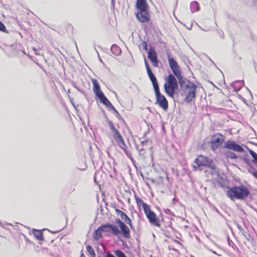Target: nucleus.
<instances>
[{
	"label": "nucleus",
	"mask_w": 257,
	"mask_h": 257,
	"mask_svg": "<svg viewBox=\"0 0 257 257\" xmlns=\"http://www.w3.org/2000/svg\"><path fill=\"white\" fill-rule=\"evenodd\" d=\"M168 61L170 67L173 74L170 73L164 84V90L166 94L171 98H174L176 90L179 88V84L180 88H183L184 85L186 83V79L181 74L180 67L174 58L170 57L168 54Z\"/></svg>",
	"instance_id": "f257e3e1"
},
{
	"label": "nucleus",
	"mask_w": 257,
	"mask_h": 257,
	"mask_svg": "<svg viewBox=\"0 0 257 257\" xmlns=\"http://www.w3.org/2000/svg\"><path fill=\"white\" fill-rule=\"evenodd\" d=\"M226 194L232 201L235 199L243 201L249 197L250 192L246 186L240 185L228 188Z\"/></svg>",
	"instance_id": "f03ea898"
},
{
	"label": "nucleus",
	"mask_w": 257,
	"mask_h": 257,
	"mask_svg": "<svg viewBox=\"0 0 257 257\" xmlns=\"http://www.w3.org/2000/svg\"><path fill=\"white\" fill-rule=\"evenodd\" d=\"M154 91L156 98V104H158L164 110H167L168 109V100L165 96L161 94L160 88L154 90Z\"/></svg>",
	"instance_id": "7ed1b4c3"
},
{
	"label": "nucleus",
	"mask_w": 257,
	"mask_h": 257,
	"mask_svg": "<svg viewBox=\"0 0 257 257\" xmlns=\"http://www.w3.org/2000/svg\"><path fill=\"white\" fill-rule=\"evenodd\" d=\"M144 211L147 218L151 224L157 227L161 226L159 219L157 217L155 213L151 209L150 206Z\"/></svg>",
	"instance_id": "20e7f679"
},
{
	"label": "nucleus",
	"mask_w": 257,
	"mask_h": 257,
	"mask_svg": "<svg viewBox=\"0 0 257 257\" xmlns=\"http://www.w3.org/2000/svg\"><path fill=\"white\" fill-rule=\"evenodd\" d=\"M213 162L212 160L209 159L207 157L204 156L200 155L195 159L194 163L196 165H194L193 167L195 169L202 166L208 167Z\"/></svg>",
	"instance_id": "39448f33"
},
{
	"label": "nucleus",
	"mask_w": 257,
	"mask_h": 257,
	"mask_svg": "<svg viewBox=\"0 0 257 257\" xmlns=\"http://www.w3.org/2000/svg\"><path fill=\"white\" fill-rule=\"evenodd\" d=\"M225 137L220 134L217 133L213 136L210 141L211 148L212 150H215L218 149L224 142Z\"/></svg>",
	"instance_id": "423d86ee"
},
{
	"label": "nucleus",
	"mask_w": 257,
	"mask_h": 257,
	"mask_svg": "<svg viewBox=\"0 0 257 257\" xmlns=\"http://www.w3.org/2000/svg\"><path fill=\"white\" fill-rule=\"evenodd\" d=\"M101 229L103 232H109L111 231L114 235L120 234L119 229L117 226L111 223L102 224L99 227V230Z\"/></svg>",
	"instance_id": "0eeeda50"
},
{
	"label": "nucleus",
	"mask_w": 257,
	"mask_h": 257,
	"mask_svg": "<svg viewBox=\"0 0 257 257\" xmlns=\"http://www.w3.org/2000/svg\"><path fill=\"white\" fill-rule=\"evenodd\" d=\"M223 148L239 153H243L244 152V149L241 146L237 144L235 141L231 140L226 141Z\"/></svg>",
	"instance_id": "6e6552de"
},
{
	"label": "nucleus",
	"mask_w": 257,
	"mask_h": 257,
	"mask_svg": "<svg viewBox=\"0 0 257 257\" xmlns=\"http://www.w3.org/2000/svg\"><path fill=\"white\" fill-rule=\"evenodd\" d=\"M115 223L118 224L120 227V234H122L126 238H130V230L125 223L118 218L115 219Z\"/></svg>",
	"instance_id": "1a4fd4ad"
},
{
	"label": "nucleus",
	"mask_w": 257,
	"mask_h": 257,
	"mask_svg": "<svg viewBox=\"0 0 257 257\" xmlns=\"http://www.w3.org/2000/svg\"><path fill=\"white\" fill-rule=\"evenodd\" d=\"M136 16L139 21L141 23L148 22L150 20L149 10L138 11Z\"/></svg>",
	"instance_id": "9d476101"
},
{
	"label": "nucleus",
	"mask_w": 257,
	"mask_h": 257,
	"mask_svg": "<svg viewBox=\"0 0 257 257\" xmlns=\"http://www.w3.org/2000/svg\"><path fill=\"white\" fill-rule=\"evenodd\" d=\"M148 58L154 66L157 67L158 66L159 61L157 54L155 49L152 47H151L148 52Z\"/></svg>",
	"instance_id": "9b49d317"
},
{
	"label": "nucleus",
	"mask_w": 257,
	"mask_h": 257,
	"mask_svg": "<svg viewBox=\"0 0 257 257\" xmlns=\"http://www.w3.org/2000/svg\"><path fill=\"white\" fill-rule=\"evenodd\" d=\"M92 83L93 84V91L100 101L101 99H102L105 96L101 90L100 85L96 79H92Z\"/></svg>",
	"instance_id": "f8f14e48"
},
{
	"label": "nucleus",
	"mask_w": 257,
	"mask_h": 257,
	"mask_svg": "<svg viewBox=\"0 0 257 257\" xmlns=\"http://www.w3.org/2000/svg\"><path fill=\"white\" fill-rule=\"evenodd\" d=\"M107 123L108 126L112 133L113 137L116 142H118L120 140L122 139L123 137H122L119 132L115 128L113 122L111 120H108Z\"/></svg>",
	"instance_id": "ddd939ff"
},
{
	"label": "nucleus",
	"mask_w": 257,
	"mask_h": 257,
	"mask_svg": "<svg viewBox=\"0 0 257 257\" xmlns=\"http://www.w3.org/2000/svg\"><path fill=\"white\" fill-rule=\"evenodd\" d=\"M197 86L194 83H192L191 89H189V92L186 95L185 101L188 103L191 102L196 96V90Z\"/></svg>",
	"instance_id": "4468645a"
},
{
	"label": "nucleus",
	"mask_w": 257,
	"mask_h": 257,
	"mask_svg": "<svg viewBox=\"0 0 257 257\" xmlns=\"http://www.w3.org/2000/svg\"><path fill=\"white\" fill-rule=\"evenodd\" d=\"M207 168L208 169L205 171L206 177H209V175L211 176L218 175V169L216 167L213 162L211 163Z\"/></svg>",
	"instance_id": "2eb2a0df"
},
{
	"label": "nucleus",
	"mask_w": 257,
	"mask_h": 257,
	"mask_svg": "<svg viewBox=\"0 0 257 257\" xmlns=\"http://www.w3.org/2000/svg\"><path fill=\"white\" fill-rule=\"evenodd\" d=\"M136 8L138 11L149 10L146 0H137Z\"/></svg>",
	"instance_id": "dca6fc26"
},
{
	"label": "nucleus",
	"mask_w": 257,
	"mask_h": 257,
	"mask_svg": "<svg viewBox=\"0 0 257 257\" xmlns=\"http://www.w3.org/2000/svg\"><path fill=\"white\" fill-rule=\"evenodd\" d=\"M147 74L149 77L150 80H151V81L152 83L154 90L159 88V86L158 84V82L157 78H156V76L154 75V74L153 73V71H151L150 72H148L147 73Z\"/></svg>",
	"instance_id": "f3484780"
},
{
	"label": "nucleus",
	"mask_w": 257,
	"mask_h": 257,
	"mask_svg": "<svg viewBox=\"0 0 257 257\" xmlns=\"http://www.w3.org/2000/svg\"><path fill=\"white\" fill-rule=\"evenodd\" d=\"M100 102L105 105L109 110H113V111L116 109L106 96L101 99Z\"/></svg>",
	"instance_id": "a211bd4d"
},
{
	"label": "nucleus",
	"mask_w": 257,
	"mask_h": 257,
	"mask_svg": "<svg viewBox=\"0 0 257 257\" xmlns=\"http://www.w3.org/2000/svg\"><path fill=\"white\" fill-rule=\"evenodd\" d=\"M243 80H237L231 83V86L236 92L239 91L244 85Z\"/></svg>",
	"instance_id": "6ab92c4d"
},
{
	"label": "nucleus",
	"mask_w": 257,
	"mask_h": 257,
	"mask_svg": "<svg viewBox=\"0 0 257 257\" xmlns=\"http://www.w3.org/2000/svg\"><path fill=\"white\" fill-rule=\"evenodd\" d=\"M200 9L199 3L197 1H193L190 4V10L192 13L198 11Z\"/></svg>",
	"instance_id": "aec40b11"
},
{
	"label": "nucleus",
	"mask_w": 257,
	"mask_h": 257,
	"mask_svg": "<svg viewBox=\"0 0 257 257\" xmlns=\"http://www.w3.org/2000/svg\"><path fill=\"white\" fill-rule=\"evenodd\" d=\"M111 52L115 56L120 55L121 53V49L116 44H113L111 47Z\"/></svg>",
	"instance_id": "412c9836"
},
{
	"label": "nucleus",
	"mask_w": 257,
	"mask_h": 257,
	"mask_svg": "<svg viewBox=\"0 0 257 257\" xmlns=\"http://www.w3.org/2000/svg\"><path fill=\"white\" fill-rule=\"evenodd\" d=\"M237 226L239 230L242 233V235L245 237L248 241H250L251 238V235L247 233L244 229H243L240 225L237 224Z\"/></svg>",
	"instance_id": "4be33fe9"
},
{
	"label": "nucleus",
	"mask_w": 257,
	"mask_h": 257,
	"mask_svg": "<svg viewBox=\"0 0 257 257\" xmlns=\"http://www.w3.org/2000/svg\"><path fill=\"white\" fill-rule=\"evenodd\" d=\"M122 214V215L120 216L121 218L124 220L125 223H127L133 230H135V228L132 225L131 218L125 213Z\"/></svg>",
	"instance_id": "5701e85b"
},
{
	"label": "nucleus",
	"mask_w": 257,
	"mask_h": 257,
	"mask_svg": "<svg viewBox=\"0 0 257 257\" xmlns=\"http://www.w3.org/2000/svg\"><path fill=\"white\" fill-rule=\"evenodd\" d=\"M135 199H136L137 204L138 205H142V208L144 210H145L147 208H148L149 206V205H148L147 203L144 202L143 201V200L140 197H137L136 196H135Z\"/></svg>",
	"instance_id": "b1692460"
},
{
	"label": "nucleus",
	"mask_w": 257,
	"mask_h": 257,
	"mask_svg": "<svg viewBox=\"0 0 257 257\" xmlns=\"http://www.w3.org/2000/svg\"><path fill=\"white\" fill-rule=\"evenodd\" d=\"M33 234L35 237L39 240H43V233L42 231L37 230L36 229H33Z\"/></svg>",
	"instance_id": "393cba45"
},
{
	"label": "nucleus",
	"mask_w": 257,
	"mask_h": 257,
	"mask_svg": "<svg viewBox=\"0 0 257 257\" xmlns=\"http://www.w3.org/2000/svg\"><path fill=\"white\" fill-rule=\"evenodd\" d=\"M102 231L101 229L99 230V227L94 231L93 233V237L94 239L98 240L102 237Z\"/></svg>",
	"instance_id": "a878e982"
},
{
	"label": "nucleus",
	"mask_w": 257,
	"mask_h": 257,
	"mask_svg": "<svg viewBox=\"0 0 257 257\" xmlns=\"http://www.w3.org/2000/svg\"><path fill=\"white\" fill-rule=\"evenodd\" d=\"M224 155L227 158L231 159H236L237 158V156L235 153L229 151H225Z\"/></svg>",
	"instance_id": "bb28decb"
},
{
	"label": "nucleus",
	"mask_w": 257,
	"mask_h": 257,
	"mask_svg": "<svg viewBox=\"0 0 257 257\" xmlns=\"http://www.w3.org/2000/svg\"><path fill=\"white\" fill-rule=\"evenodd\" d=\"M248 152L252 158V163L254 164H257V154L253 150L249 149H248Z\"/></svg>",
	"instance_id": "cd10ccee"
},
{
	"label": "nucleus",
	"mask_w": 257,
	"mask_h": 257,
	"mask_svg": "<svg viewBox=\"0 0 257 257\" xmlns=\"http://www.w3.org/2000/svg\"><path fill=\"white\" fill-rule=\"evenodd\" d=\"M86 249L92 257L95 256V251L93 247L90 245H87L86 246Z\"/></svg>",
	"instance_id": "c85d7f7f"
},
{
	"label": "nucleus",
	"mask_w": 257,
	"mask_h": 257,
	"mask_svg": "<svg viewBox=\"0 0 257 257\" xmlns=\"http://www.w3.org/2000/svg\"><path fill=\"white\" fill-rule=\"evenodd\" d=\"M114 253L117 257H127L125 253L119 249L115 250Z\"/></svg>",
	"instance_id": "c756f323"
},
{
	"label": "nucleus",
	"mask_w": 257,
	"mask_h": 257,
	"mask_svg": "<svg viewBox=\"0 0 257 257\" xmlns=\"http://www.w3.org/2000/svg\"><path fill=\"white\" fill-rule=\"evenodd\" d=\"M192 83L191 82L188 81L187 83H185L183 88H181V89L183 90H186L187 89H191V86H192Z\"/></svg>",
	"instance_id": "7c9ffc66"
},
{
	"label": "nucleus",
	"mask_w": 257,
	"mask_h": 257,
	"mask_svg": "<svg viewBox=\"0 0 257 257\" xmlns=\"http://www.w3.org/2000/svg\"><path fill=\"white\" fill-rule=\"evenodd\" d=\"M228 245L232 247V248L234 249V250H236V249H237L238 248L237 247V246L233 243V242L230 240L229 238H228Z\"/></svg>",
	"instance_id": "2f4dec72"
},
{
	"label": "nucleus",
	"mask_w": 257,
	"mask_h": 257,
	"mask_svg": "<svg viewBox=\"0 0 257 257\" xmlns=\"http://www.w3.org/2000/svg\"><path fill=\"white\" fill-rule=\"evenodd\" d=\"M0 31H1L2 32H5V33H7V34L9 33L8 31L6 29V26L1 21H0Z\"/></svg>",
	"instance_id": "473e14b6"
},
{
	"label": "nucleus",
	"mask_w": 257,
	"mask_h": 257,
	"mask_svg": "<svg viewBox=\"0 0 257 257\" xmlns=\"http://www.w3.org/2000/svg\"><path fill=\"white\" fill-rule=\"evenodd\" d=\"M116 143H117L118 145L120 148L122 147H125V145H126L123 139L120 140V141L117 142Z\"/></svg>",
	"instance_id": "72a5a7b5"
},
{
	"label": "nucleus",
	"mask_w": 257,
	"mask_h": 257,
	"mask_svg": "<svg viewBox=\"0 0 257 257\" xmlns=\"http://www.w3.org/2000/svg\"><path fill=\"white\" fill-rule=\"evenodd\" d=\"M126 148V145H125V147H122L121 148V149H122L123 150V151L125 153V154L127 157H131V153H129L128 151L127 150Z\"/></svg>",
	"instance_id": "f704fd0d"
},
{
	"label": "nucleus",
	"mask_w": 257,
	"mask_h": 257,
	"mask_svg": "<svg viewBox=\"0 0 257 257\" xmlns=\"http://www.w3.org/2000/svg\"><path fill=\"white\" fill-rule=\"evenodd\" d=\"M141 45L142 46L143 48L146 50H148V45L146 41H142Z\"/></svg>",
	"instance_id": "c9c22d12"
},
{
	"label": "nucleus",
	"mask_w": 257,
	"mask_h": 257,
	"mask_svg": "<svg viewBox=\"0 0 257 257\" xmlns=\"http://www.w3.org/2000/svg\"><path fill=\"white\" fill-rule=\"evenodd\" d=\"M113 113L114 114V115H115V116L119 119H122V117L121 116V115L119 114V112H118V111L116 110V109H115L114 111H113Z\"/></svg>",
	"instance_id": "e433bc0d"
},
{
	"label": "nucleus",
	"mask_w": 257,
	"mask_h": 257,
	"mask_svg": "<svg viewBox=\"0 0 257 257\" xmlns=\"http://www.w3.org/2000/svg\"><path fill=\"white\" fill-rule=\"evenodd\" d=\"M145 66H146V67L147 73L148 72H150V71H152V70L151 69V68L150 67V66H149V64L148 63V62H147L146 59H145Z\"/></svg>",
	"instance_id": "4c0bfd02"
},
{
	"label": "nucleus",
	"mask_w": 257,
	"mask_h": 257,
	"mask_svg": "<svg viewBox=\"0 0 257 257\" xmlns=\"http://www.w3.org/2000/svg\"><path fill=\"white\" fill-rule=\"evenodd\" d=\"M115 212L116 213V214L118 215H119L120 216H121L122 214H123L124 212L122 211H121L120 210L118 209H115Z\"/></svg>",
	"instance_id": "58836bf2"
},
{
	"label": "nucleus",
	"mask_w": 257,
	"mask_h": 257,
	"mask_svg": "<svg viewBox=\"0 0 257 257\" xmlns=\"http://www.w3.org/2000/svg\"><path fill=\"white\" fill-rule=\"evenodd\" d=\"M104 257H115V256L112 253L108 251L106 253V254L104 256Z\"/></svg>",
	"instance_id": "ea45409f"
},
{
	"label": "nucleus",
	"mask_w": 257,
	"mask_h": 257,
	"mask_svg": "<svg viewBox=\"0 0 257 257\" xmlns=\"http://www.w3.org/2000/svg\"><path fill=\"white\" fill-rule=\"evenodd\" d=\"M218 34L220 38H224V33L222 31H221V30L218 31Z\"/></svg>",
	"instance_id": "a19ab883"
},
{
	"label": "nucleus",
	"mask_w": 257,
	"mask_h": 257,
	"mask_svg": "<svg viewBox=\"0 0 257 257\" xmlns=\"http://www.w3.org/2000/svg\"><path fill=\"white\" fill-rule=\"evenodd\" d=\"M164 212L168 214H172V212L171 210L169 209H164Z\"/></svg>",
	"instance_id": "79ce46f5"
},
{
	"label": "nucleus",
	"mask_w": 257,
	"mask_h": 257,
	"mask_svg": "<svg viewBox=\"0 0 257 257\" xmlns=\"http://www.w3.org/2000/svg\"><path fill=\"white\" fill-rule=\"evenodd\" d=\"M136 148H137V150H138L139 152H140V153H143V152H144V149H143V148L140 149L139 147V146H137V145L136 146Z\"/></svg>",
	"instance_id": "37998d69"
},
{
	"label": "nucleus",
	"mask_w": 257,
	"mask_h": 257,
	"mask_svg": "<svg viewBox=\"0 0 257 257\" xmlns=\"http://www.w3.org/2000/svg\"><path fill=\"white\" fill-rule=\"evenodd\" d=\"M128 158L130 159V160H131V161L132 162V163H133V164L134 165H135V164H136V161L134 159V158L132 157V155L131 154V157H127Z\"/></svg>",
	"instance_id": "c03bdc74"
},
{
	"label": "nucleus",
	"mask_w": 257,
	"mask_h": 257,
	"mask_svg": "<svg viewBox=\"0 0 257 257\" xmlns=\"http://www.w3.org/2000/svg\"><path fill=\"white\" fill-rule=\"evenodd\" d=\"M115 4V0H111V7L114 8Z\"/></svg>",
	"instance_id": "a18cd8bd"
},
{
	"label": "nucleus",
	"mask_w": 257,
	"mask_h": 257,
	"mask_svg": "<svg viewBox=\"0 0 257 257\" xmlns=\"http://www.w3.org/2000/svg\"><path fill=\"white\" fill-rule=\"evenodd\" d=\"M80 257H85L83 253H81Z\"/></svg>",
	"instance_id": "49530a36"
},
{
	"label": "nucleus",
	"mask_w": 257,
	"mask_h": 257,
	"mask_svg": "<svg viewBox=\"0 0 257 257\" xmlns=\"http://www.w3.org/2000/svg\"><path fill=\"white\" fill-rule=\"evenodd\" d=\"M141 143H142V145L143 146L144 145V144L146 143V142L142 141V142H141Z\"/></svg>",
	"instance_id": "de8ad7c7"
},
{
	"label": "nucleus",
	"mask_w": 257,
	"mask_h": 257,
	"mask_svg": "<svg viewBox=\"0 0 257 257\" xmlns=\"http://www.w3.org/2000/svg\"><path fill=\"white\" fill-rule=\"evenodd\" d=\"M200 29L203 30V31H207V30H205V29H203L202 28L200 27Z\"/></svg>",
	"instance_id": "09e8293b"
},
{
	"label": "nucleus",
	"mask_w": 257,
	"mask_h": 257,
	"mask_svg": "<svg viewBox=\"0 0 257 257\" xmlns=\"http://www.w3.org/2000/svg\"><path fill=\"white\" fill-rule=\"evenodd\" d=\"M151 181H152V182H153V183H154V182H155V181H154V179H151Z\"/></svg>",
	"instance_id": "8fccbe9b"
},
{
	"label": "nucleus",
	"mask_w": 257,
	"mask_h": 257,
	"mask_svg": "<svg viewBox=\"0 0 257 257\" xmlns=\"http://www.w3.org/2000/svg\"><path fill=\"white\" fill-rule=\"evenodd\" d=\"M134 166H135V168L137 169H138V168H137V165L135 164V165H134Z\"/></svg>",
	"instance_id": "3c124183"
},
{
	"label": "nucleus",
	"mask_w": 257,
	"mask_h": 257,
	"mask_svg": "<svg viewBox=\"0 0 257 257\" xmlns=\"http://www.w3.org/2000/svg\"><path fill=\"white\" fill-rule=\"evenodd\" d=\"M141 176H142V177H143V173H142V172H141Z\"/></svg>",
	"instance_id": "603ef678"
},
{
	"label": "nucleus",
	"mask_w": 257,
	"mask_h": 257,
	"mask_svg": "<svg viewBox=\"0 0 257 257\" xmlns=\"http://www.w3.org/2000/svg\"><path fill=\"white\" fill-rule=\"evenodd\" d=\"M213 252L215 254H217L216 252L215 251H213Z\"/></svg>",
	"instance_id": "864d4df0"
},
{
	"label": "nucleus",
	"mask_w": 257,
	"mask_h": 257,
	"mask_svg": "<svg viewBox=\"0 0 257 257\" xmlns=\"http://www.w3.org/2000/svg\"><path fill=\"white\" fill-rule=\"evenodd\" d=\"M173 201H175V198L173 199Z\"/></svg>",
	"instance_id": "5fc2aeb1"
},
{
	"label": "nucleus",
	"mask_w": 257,
	"mask_h": 257,
	"mask_svg": "<svg viewBox=\"0 0 257 257\" xmlns=\"http://www.w3.org/2000/svg\"><path fill=\"white\" fill-rule=\"evenodd\" d=\"M96 51L97 53L98 54V52H97V50H96Z\"/></svg>",
	"instance_id": "6e6d98bb"
}]
</instances>
